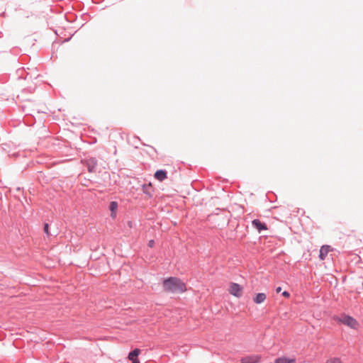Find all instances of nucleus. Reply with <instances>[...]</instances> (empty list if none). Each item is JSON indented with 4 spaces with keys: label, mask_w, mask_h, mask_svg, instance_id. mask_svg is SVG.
I'll return each mask as SVG.
<instances>
[{
    "label": "nucleus",
    "mask_w": 363,
    "mask_h": 363,
    "mask_svg": "<svg viewBox=\"0 0 363 363\" xmlns=\"http://www.w3.org/2000/svg\"><path fill=\"white\" fill-rule=\"evenodd\" d=\"M164 290L167 292L183 293L186 291V284L176 277L168 278L163 281Z\"/></svg>",
    "instance_id": "nucleus-1"
},
{
    "label": "nucleus",
    "mask_w": 363,
    "mask_h": 363,
    "mask_svg": "<svg viewBox=\"0 0 363 363\" xmlns=\"http://www.w3.org/2000/svg\"><path fill=\"white\" fill-rule=\"evenodd\" d=\"M340 321L342 324L354 330H357L359 327L358 321L349 315H343V316L340 319Z\"/></svg>",
    "instance_id": "nucleus-2"
},
{
    "label": "nucleus",
    "mask_w": 363,
    "mask_h": 363,
    "mask_svg": "<svg viewBox=\"0 0 363 363\" xmlns=\"http://www.w3.org/2000/svg\"><path fill=\"white\" fill-rule=\"evenodd\" d=\"M228 291L231 295L237 298H240L243 294V287L238 284L230 283Z\"/></svg>",
    "instance_id": "nucleus-3"
},
{
    "label": "nucleus",
    "mask_w": 363,
    "mask_h": 363,
    "mask_svg": "<svg viewBox=\"0 0 363 363\" xmlns=\"http://www.w3.org/2000/svg\"><path fill=\"white\" fill-rule=\"evenodd\" d=\"M252 225L258 231L261 233L262 230H267V226L264 222H262L259 219H254L251 221Z\"/></svg>",
    "instance_id": "nucleus-4"
},
{
    "label": "nucleus",
    "mask_w": 363,
    "mask_h": 363,
    "mask_svg": "<svg viewBox=\"0 0 363 363\" xmlns=\"http://www.w3.org/2000/svg\"><path fill=\"white\" fill-rule=\"evenodd\" d=\"M141 351L140 349H135L132 352H130L128 356V358L132 363H140L139 359H138V356L140 354Z\"/></svg>",
    "instance_id": "nucleus-5"
},
{
    "label": "nucleus",
    "mask_w": 363,
    "mask_h": 363,
    "mask_svg": "<svg viewBox=\"0 0 363 363\" xmlns=\"http://www.w3.org/2000/svg\"><path fill=\"white\" fill-rule=\"evenodd\" d=\"M167 177V172L164 170L160 169L155 173V178L160 182L164 181Z\"/></svg>",
    "instance_id": "nucleus-6"
},
{
    "label": "nucleus",
    "mask_w": 363,
    "mask_h": 363,
    "mask_svg": "<svg viewBox=\"0 0 363 363\" xmlns=\"http://www.w3.org/2000/svg\"><path fill=\"white\" fill-rule=\"evenodd\" d=\"M266 294L264 293H258L256 294V296L253 298V301L255 303L259 304L264 301L266 299Z\"/></svg>",
    "instance_id": "nucleus-7"
},
{
    "label": "nucleus",
    "mask_w": 363,
    "mask_h": 363,
    "mask_svg": "<svg viewBox=\"0 0 363 363\" xmlns=\"http://www.w3.org/2000/svg\"><path fill=\"white\" fill-rule=\"evenodd\" d=\"M97 165V161L95 159H90L87 160V167L89 172H94V169Z\"/></svg>",
    "instance_id": "nucleus-8"
},
{
    "label": "nucleus",
    "mask_w": 363,
    "mask_h": 363,
    "mask_svg": "<svg viewBox=\"0 0 363 363\" xmlns=\"http://www.w3.org/2000/svg\"><path fill=\"white\" fill-rule=\"evenodd\" d=\"M110 211H111V217L115 218L116 216V212L118 209V203L116 201H112L110 203L109 206Z\"/></svg>",
    "instance_id": "nucleus-9"
},
{
    "label": "nucleus",
    "mask_w": 363,
    "mask_h": 363,
    "mask_svg": "<svg viewBox=\"0 0 363 363\" xmlns=\"http://www.w3.org/2000/svg\"><path fill=\"white\" fill-rule=\"evenodd\" d=\"M329 247V246H323L320 250V254H319V257L320 259H325V257L327 256L328 255V248Z\"/></svg>",
    "instance_id": "nucleus-10"
},
{
    "label": "nucleus",
    "mask_w": 363,
    "mask_h": 363,
    "mask_svg": "<svg viewBox=\"0 0 363 363\" xmlns=\"http://www.w3.org/2000/svg\"><path fill=\"white\" fill-rule=\"evenodd\" d=\"M275 363H295V359L286 357H279L275 360Z\"/></svg>",
    "instance_id": "nucleus-11"
},
{
    "label": "nucleus",
    "mask_w": 363,
    "mask_h": 363,
    "mask_svg": "<svg viewBox=\"0 0 363 363\" xmlns=\"http://www.w3.org/2000/svg\"><path fill=\"white\" fill-rule=\"evenodd\" d=\"M326 363H342L340 358L334 357L326 362Z\"/></svg>",
    "instance_id": "nucleus-12"
},
{
    "label": "nucleus",
    "mask_w": 363,
    "mask_h": 363,
    "mask_svg": "<svg viewBox=\"0 0 363 363\" xmlns=\"http://www.w3.org/2000/svg\"><path fill=\"white\" fill-rule=\"evenodd\" d=\"M44 231L47 235H49V225L48 223H45L44 225Z\"/></svg>",
    "instance_id": "nucleus-13"
},
{
    "label": "nucleus",
    "mask_w": 363,
    "mask_h": 363,
    "mask_svg": "<svg viewBox=\"0 0 363 363\" xmlns=\"http://www.w3.org/2000/svg\"><path fill=\"white\" fill-rule=\"evenodd\" d=\"M282 296L285 298H289L290 296V294L287 291H284L282 292Z\"/></svg>",
    "instance_id": "nucleus-14"
},
{
    "label": "nucleus",
    "mask_w": 363,
    "mask_h": 363,
    "mask_svg": "<svg viewBox=\"0 0 363 363\" xmlns=\"http://www.w3.org/2000/svg\"><path fill=\"white\" fill-rule=\"evenodd\" d=\"M155 242L153 240H150L148 242V246L150 247H152L154 246Z\"/></svg>",
    "instance_id": "nucleus-15"
},
{
    "label": "nucleus",
    "mask_w": 363,
    "mask_h": 363,
    "mask_svg": "<svg viewBox=\"0 0 363 363\" xmlns=\"http://www.w3.org/2000/svg\"><path fill=\"white\" fill-rule=\"evenodd\" d=\"M242 363H250V362L248 359H242Z\"/></svg>",
    "instance_id": "nucleus-16"
},
{
    "label": "nucleus",
    "mask_w": 363,
    "mask_h": 363,
    "mask_svg": "<svg viewBox=\"0 0 363 363\" xmlns=\"http://www.w3.org/2000/svg\"><path fill=\"white\" fill-rule=\"evenodd\" d=\"M281 291V288L280 286H279V287H277V288L276 289V291H277V293L280 292Z\"/></svg>",
    "instance_id": "nucleus-17"
},
{
    "label": "nucleus",
    "mask_w": 363,
    "mask_h": 363,
    "mask_svg": "<svg viewBox=\"0 0 363 363\" xmlns=\"http://www.w3.org/2000/svg\"><path fill=\"white\" fill-rule=\"evenodd\" d=\"M251 363H256V362L252 359V357H251Z\"/></svg>",
    "instance_id": "nucleus-18"
}]
</instances>
